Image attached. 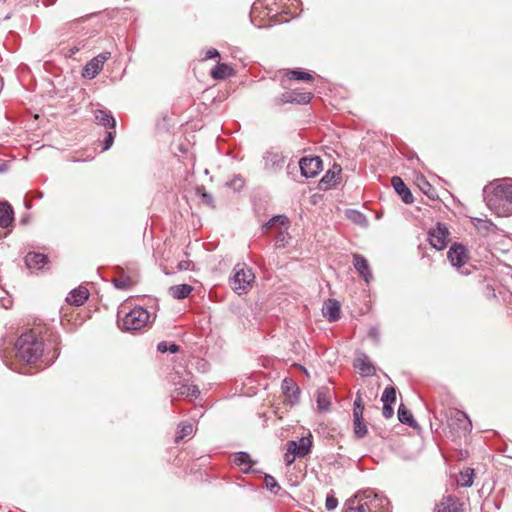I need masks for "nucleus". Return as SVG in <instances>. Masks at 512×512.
Here are the masks:
<instances>
[{"instance_id":"f257e3e1","label":"nucleus","mask_w":512,"mask_h":512,"mask_svg":"<svg viewBox=\"0 0 512 512\" xmlns=\"http://www.w3.org/2000/svg\"><path fill=\"white\" fill-rule=\"evenodd\" d=\"M485 199L489 209L498 216L512 215V182L496 185Z\"/></svg>"},{"instance_id":"f03ea898","label":"nucleus","mask_w":512,"mask_h":512,"mask_svg":"<svg viewBox=\"0 0 512 512\" xmlns=\"http://www.w3.org/2000/svg\"><path fill=\"white\" fill-rule=\"evenodd\" d=\"M16 355L26 363H35L43 353V343L32 332L22 334L15 343Z\"/></svg>"},{"instance_id":"7ed1b4c3","label":"nucleus","mask_w":512,"mask_h":512,"mask_svg":"<svg viewBox=\"0 0 512 512\" xmlns=\"http://www.w3.org/2000/svg\"><path fill=\"white\" fill-rule=\"evenodd\" d=\"M255 280V275L252 269L248 268L245 264H237L234 267V275L230 280L232 289L238 294H245L251 288Z\"/></svg>"},{"instance_id":"20e7f679","label":"nucleus","mask_w":512,"mask_h":512,"mask_svg":"<svg viewBox=\"0 0 512 512\" xmlns=\"http://www.w3.org/2000/svg\"><path fill=\"white\" fill-rule=\"evenodd\" d=\"M150 313L142 308L135 307L127 312L125 316L119 321L122 330L134 331L140 330L150 322Z\"/></svg>"},{"instance_id":"39448f33","label":"nucleus","mask_w":512,"mask_h":512,"mask_svg":"<svg viewBox=\"0 0 512 512\" xmlns=\"http://www.w3.org/2000/svg\"><path fill=\"white\" fill-rule=\"evenodd\" d=\"M448 260L454 266L457 268V270L460 271L463 275L470 274V269L465 267V264L468 261V253L467 249L464 245L460 243H454L447 253Z\"/></svg>"},{"instance_id":"423d86ee","label":"nucleus","mask_w":512,"mask_h":512,"mask_svg":"<svg viewBox=\"0 0 512 512\" xmlns=\"http://www.w3.org/2000/svg\"><path fill=\"white\" fill-rule=\"evenodd\" d=\"M450 232L444 223L438 222L436 226L429 230L428 239L432 247L436 250H443L449 242Z\"/></svg>"},{"instance_id":"0eeeda50","label":"nucleus","mask_w":512,"mask_h":512,"mask_svg":"<svg viewBox=\"0 0 512 512\" xmlns=\"http://www.w3.org/2000/svg\"><path fill=\"white\" fill-rule=\"evenodd\" d=\"M449 426L459 434L466 435L472 429V423L467 414L460 410H453L449 417Z\"/></svg>"},{"instance_id":"6e6552de","label":"nucleus","mask_w":512,"mask_h":512,"mask_svg":"<svg viewBox=\"0 0 512 512\" xmlns=\"http://www.w3.org/2000/svg\"><path fill=\"white\" fill-rule=\"evenodd\" d=\"M111 57L108 51L102 52L91 59L83 68L82 75L85 78H95L103 68L104 63Z\"/></svg>"},{"instance_id":"1a4fd4ad","label":"nucleus","mask_w":512,"mask_h":512,"mask_svg":"<svg viewBox=\"0 0 512 512\" xmlns=\"http://www.w3.org/2000/svg\"><path fill=\"white\" fill-rule=\"evenodd\" d=\"M301 174L306 178H313L322 170L320 157H304L299 161Z\"/></svg>"},{"instance_id":"9d476101","label":"nucleus","mask_w":512,"mask_h":512,"mask_svg":"<svg viewBox=\"0 0 512 512\" xmlns=\"http://www.w3.org/2000/svg\"><path fill=\"white\" fill-rule=\"evenodd\" d=\"M363 503L369 512H389V500L372 491L368 493Z\"/></svg>"},{"instance_id":"9b49d317","label":"nucleus","mask_w":512,"mask_h":512,"mask_svg":"<svg viewBox=\"0 0 512 512\" xmlns=\"http://www.w3.org/2000/svg\"><path fill=\"white\" fill-rule=\"evenodd\" d=\"M264 169L270 173H277L284 167L285 157L277 151H268L263 156Z\"/></svg>"},{"instance_id":"f8f14e48","label":"nucleus","mask_w":512,"mask_h":512,"mask_svg":"<svg viewBox=\"0 0 512 512\" xmlns=\"http://www.w3.org/2000/svg\"><path fill=\"white\" fill-rule=\"evenodd\" d=\"M288 452L294 454L298 458H303L307 456L312 447V439L311 437H301L299 441H288Z\"/></svg>"},{"instance_id":"ddd939ff","label":"nucleus","mask_w":512,"mask_h":512,"mask_svg":"<svg viewBox=\"0 0 512 512\" xmlns=\"http://www.w3.org/2000/svg\"><path fill=\"white\" fill-rule=\"evenodd\" d=\"M311 93L284 92L277 99L276 104L285 103L307 104L311 100Z\"/></svg>"},{"instance_id":"4468645a","label":"nucleus","mask_w":512,"mask_h":512,"mask_svg":"<svg viewBox=\"0 0 512 512\" xmlns=\"http://www.w3.org/2000/svg\"><path fill=\"white\" fill-rule=\"evenodd\" d=\"M354 367L359 371L362 376H373L376 372L374 365L371 363L369 357L361 353L354 362Z\"/></svg>"},{"instance_id":"2eb2a0df","label":"nucleus","mask_w":512,"mask_h":512,"mask_svg":"<svg viewBox=\"0 0 512 512\" xmlns=\"http://www.w3.org/2000/svg\"><path fill=\"white\" fill-rule=\"evenodd\" d=\"M391 182L394 190L401 196L405 204L413 203L414 198L412 193L400 177L394 176Z\"/></svg>"},{"instance_id":"dca6fc26","label":"nucleus","mask_w":512,"mask_h":512,"mask_svg":"<svg viewBox=\"0 0 512 512\" xmlns=\"http://www.w3.org/2000/svg\"><path fill=\"white\" fill-rule=\"evenodd\" d=\"M353 264L359 275L366 281L369 282L372 278V273L369 268V264L367 259L360 255V254H354L353 255Z\"/></svg>"},{"instance_id":"f3484780","label":"nucleus","mask_w":512,"mask_h":512,"mask_svg":"<svg viewBox=\"0 0 512 512\" xmlns=\"http://www.w3.org/2000/svg\"><path fill=\"white\" fill-rule=\"evenodd\" d=\"M95 122L105 128L115 129L116 120L109 110L96 109L94 111Z\"/></svg>"},{"instance_id":"a211bd4d","label":"nucleus","mask_w":512,"mask_h":512,"mask_svg":"<svg viewBox=\"0 0 512 512\" xmlns=\"http://www.w3.org/2000/svg\"><path fill=\"white\" fill-rule=\"evenodd\" d=\"M25 263L29 269H41L48 263V257L45 254L29 252L25 257Z\"/></svg>"},{"instance_id":"6ab92c4d","label":"nucleus","mask_w":512,"mask_h":512,"mask_svg":"<svg viewBox=\"0 0 512 512\" xmlns=\"http://www.w3.org/2000/svg\"><path fill=\"white\" fill-rule=\"evenodd\" d=\"M14 221V210L7 201H0V227L8 228Z\"/></svg>"},{"instance_id":"aec40b11","label":"nucleus","mask_w":512,"mask_h":512,"mask_svg":"<svg viewBox=\"0 0 512 512\" xmlns=\"http://www.w3.org/2000/svg\"><path fill=\"white\" fill-rule=\"evenodd\" d=\"M461 506L457 498L448 496L436 506V512H463Z\"/></svg>"},{"instance_id":"412c9836","label":"nucleus","mask_w":512,"mask_h":512,"mask_svg":"<svg viewBox=\"0 0 512 512\" xmlns=\"http://www.w3.org/2000/svg\"><path fill=\"white\" fill-rule=\"evenodd\" d=\"M323 315L330 322H335L340 318V305L338 301L329 299L323 306Z\"/></svg>"},{"instance_id":"4be33fe9","label":"nucleus","mask_w":512,"mask_h":512,"mask_svg":"<svg viewBox=\"0 0 512 512\" xmlns=\"http://www.w3.org/2000/svg\"><path fill=\"white\" fill-rule=\"evenodd\" d=\"M282 390L290 404L298 402L300 390L292 380L285 379L282 383Z\"/></svg>"},{"instance_id":"5701e85b","label":"nucleus","mask_w":512,"mask_h":512,"mask_svg":"<svg viewBox=\"0 0 512 512\" xmlns=\"http://www.w3.org/2000/svg\"><path fill=\"white\" fill-rule=\"evenodd\" d=\"M88 297V290L85 287H79L71 291L66 300L69 304L80 306L88 299Z\"/></svg>"},{"instance_id":"b1692460","label":"nucleus","mask_w":512,"mask_h":512,"mask_svg":"<svg viewBox=\"0 0 512 512\" xmlns=\"http://www.w3.org/2000/svg\"><path fill=\"white\" fill-rule=\"evenodd\" d=\"M199 395L200 390L197 386L182 384L179 387L175 388L173 398H179L182 396L197 398Z\"/></svg>"},{"instance_id":"393cba45","label":"nucleus","mask_w":512,"mask_h":512,"mask_svg":"<svg viewBox=\"0 0 512 512\" xmlns=\"http://www.w3.org/2000/svg\"><path fill=\"white\" fill-rule=\"evenodd\" d=\"M211 77L215 80L225 79L233 74V69L230 65L225 63H218L211 70Z\"/></svg>"},{"instance_id":"a878e982","label":"nucleus","mask_w":512,"mask_h":512,"mask_svg":"<svg viewBox=\"0 0 512 512\" xmlns=\"http://www.w3.org/2000/svg\"><path fill=\"white\" fill-rule=\"evenodd\" d=\"M341 171V166L338 164H334L332 168L325 173V175L321 179V183L327 184L329 186L336 185L338 183Z\"/></svg>"},{"instance_id":"bb28decb","label":"nucleus","mask_w":512,"mask_h":512,"mask_svg":"<svg viewBox=\"0 0 512 512\" xmlns=\"http://www.w3.org/2000/svg\"><path fill=\"white\" fill-rule=\"evenodd\" d=\"M112 282L117 289L129 290L137 283V280L131 276L121 275L114 278Z\"/></svg>"},{"instance_id":"cd10ccee","label":"nucleus","mask_w":512,"mask_h":512,"mask_svg":"<svg viewBox=\"0 0 512 512\" xmlns=\"http://www.w3.org/2000/svg\"><path fill=\"white\" fill-rule=\"evenodd\" d=\"M398 419L401 423L410 427L414 428L417 426V422L415 421L412 413L403 404L398 408Z\"/></svg>"},{"instance_id":"c85d7f7f","label":"nucleus","mask_w":512,"mask_h":512,"mask_svg":"<svg viewBox=\"0 0 512 512\" xmlns=\"http://www.w3.org/2000/svg\"><path fill=\"white\" fill-rule=\"evenodd\" d=\"M353 432L358 439H362L367 435L368 428L363 417H353Z\"/></svg>"},{"instance_id":"c756f323","label":"nucleus","mask_w":512,"mask_h":512,"mask_svg":"<svg viewBox=\"0 0 512 512\" xmlns=\"http://www.w3.org/2000/svg\"><path fill=\"white\" fill-rule=\"evenodd\" d=\"M192 286L188 284L175 285L170 288V293L175 299L187 298L192 292Z\"/></svg>"},{"instance_id":"7c9ffc66","label":"nucleus","mask_w":512,"mask_h":512,"mask_svg":"<svg viewBox=\"0 0 512 512\" xmlns=\"http://www.w3.org/2000/svg\"><path fill=\"white\" fill-rule=\"evenodd\" d=\"M474 469L466 468L461 471L458 478V483L462 487H470L473 485Z\"/></svg>"},{"instance_id":"2f4dec72","label":"nucleus","mask_w":512,"mask_h":512,"mask_svg":"<svg viewBox=\"0 0 512 512\" xmlns=\"http://www.w3.org/2000/svg\"><path fill=\"white\" fill-rule=\"evenodd\" d=\"M476 228L481 232L495 233L497 226L489 219L475 218Z\"/></svg>"},{"instance_id":"473e14b6","label":"nucleus","mask_w":512,"mask_h":512,"mask_svg":"<svg viewBox=\"0 0 512 512\" xmlns=\"http://www.w3.org/2000/svg\"><path fill=\"white\" fill-rule=\"evenodd\" d=\"M317 406L320 411H328L331 405L330 396L325 391L317 392Z\"/></svg>"},{"instance_id":"72a5a7b5","label":"nucleus","mask_w":512,"mask_h":512,"mask_svg":"<svg viewBox=\"0 0 512 512\" xmlns=\"http://www.w3.org/2000/svg\"><path fill=\"white\" fill-rule=\"evenodd\" d=\"M277 224L283 226L288 224V218L285 215L274 216L262 226V230L263 232H267L270 228L274 227Z\"/></svg>"},{"instance_id":"f704fd0d","label":"nucleus","mask_w":512,"mask_h":512,"mask_svg":"<svg viewBox=\"0 0 512 512\" xmlns=\"http://www.w3.org/2000/svg\"><path fill=\"white\" fill-rule=\"evenodd\" d=\"M347 217L355 224L360 226H367V218L364 214L356 210H348Z\"/></svg>"},{"instance_id":"c9c22d12","label":"nucleus","mask_w":512,"mask_h":512,"mask_svg":"<svg viewBox=\"0 0 512 512\" xmlns=\"http://www.w3.org/2000/svg\"><path fill=\"white\" fill-rule=\"evenodd\" d=\"M193 431H194V427L191 423L189 422H183L179 425V432H178V435L176 436V442H179L180 440H182L184 437L186 436H190L193 434Z\"/></svg>"},{"instance_id":"e433bc0d","label":"nucleus","mask_w":512,"mask_h":512,"mask_svg":"<svg viewBox=\"0 0 512 512\" xmlns=\"http://www.w3.org/2000/svg\"><path fill=\"white\" fill-rule=\"evenodd\" d=\"M287 76L289 79L299 81H311L313 79V76L310 73L299 70H291L287 73Z\"/></svg>"},{"instance_id":"4c0bfd02","label":"nucleus","mask_w":512,"mask_h":512,"mask_svg":"<svg viewBox=\"0 0 512 512\" xmlns=\"http://www.w3.org/2000/svg\"><path fill=\"white\" fill-rule=\"evenodd\" d=\"M381 400L384 404L386 403H393L396 401V390L394 387L390 386V387H386L383 391V394H382V397H381Z\"/></svg>"},{"instance_id":"58836bf2","label":"nucleus","mask_w":512,"mask_h":512,"mask_svg":"<svg viewBox=\"0 0 512 512\" xmlns=\"http://www.w3.org/2000/svg\"><path fill=\"white\" fill-rule=\"evenodd\" d=\"M264 482H265L266 488L274 494L278 493L279 490L281 489V487L278 484V482L276 481V479L271 475H266L264 478Z\"/></svg>"},{"instance_id":"ea45409f","label":"nucleus","mask_w":512,"mask_h":512,"mask_svg":"<svg viewBox=\"0 0 512 512\" xmlns=\"http://www.w3.org/2000/svg\"><path fill=\"white\" fill-rule=\"evenodd\" d=\"M179 346L175 343L168 344L166 341H161L157 345V350L161 353H165L167 351L171 353H177L179 351Z\"/></svg>"},{"instance_id":"a19ab883","label":"nucleus","mask_w":512,"mask_h":512,"mask_svg":"<svg viewBox=\"0 0 512 512\" xmlns=\"http://www.w3.org/2000/svg\"><path fill=\"white\" fill-rule=\"evenodd\" d=\"M364 413V405L362 402V397L358 393L355 400H354V408H353V417H363Z\"/></svg>"},{"instance_id":"79ce46f5","label":"nucleus","mask_w":512,"mask_h":512,"mask_svg":"<svg viewBox=\"0 0 512 512\" xmlns=\"http://www.w3.org/2000/svg\"><path fill=\"white\" fill-rule=\"evenodd\" d=\"M234 462L237 465H245V464H251L252 460L250 458V455L247 452L241 451V452H237L235 454Z\"/></svg>"},{"instance_id":"37998d69","label":"nucleus","mask_w":512,"mask_h":512,"mask_svg":"<svg viewBox=\"0 0 512 512\" xmlns=\"http://www.w3.org/2000/svg\"><path fill=\"white\" fill-rule=\"evenodd\" d=\"M343 512H369V509L367 510L363 502L357 504L353 502L352 504L347 503Z\"/></svg>"},{"instance_id":"c03bdc74","label":"nucleus","mask_w":512,"mask_h":512,"mask_svg":"<svg viewBox=\"0 0 512 512\" xmlns=\"http://www.w3.org/2000/svg\"><path fill=\"white\" fill-rule=\"evenodd\" d=\"M337 505H338V500L335 498L333 493L328 494L326 497V501H325L326 509L329 511H332V510L336 509Z\"/></svg>"},{"instance_id":"a18cd8bd","label":"nucleus","mask_w":512,"mask_h":512,"mask_svg":"<svg viewBox=\"0 0 512 512\" xmlns=\"http://www.w3.org/2000/svg\"><path fill=\"white\" fill-rule=\"evenodd\" d=\"M115 134H116L115 129H112L111 131L107 132V135L104 140V147H103L104 151L108 150L112 146V144L114 142Z\"/></svg>"},{"instance_id":"49530a36","label":"nucleus","mask_w":512,"mask_h":512,"mask_svg":"<svg viewBox=\"0 0 512 512\" xmlns=\"http://www.w3.org/2000/svg\"><path fill=\"white\" fill-rule=\"evenodd\" d=\"M194 267V263L189 260H182L178 263L177 268L179 271H187L192 270Z\"/></svg>"},{"instance_id":"de8ad7c7","label":"nucleus","mask_w":512,"mask_h":512,"mask_svg":"<svg viewBox=\"0 0 512 512\" xmlns=\"http://www.w3.org/2000/svg\"><path fill=\"white\" fill-rule=\"evenodd\" d=\"M215 58L219 59L220 54H219L218 50H216L215 48H211L206 51L205 57L203 58V60L215 59Z\"/></svg>"},{"instance_id":"09e8293b","label":"nucleus","mask_w":512,"mask_h":512,"mask_svg":"<svg viewBox=\"0 0 512 512\" xmlns=\"http://www.w3.org/2000/svg\"><path fill=\"white\" fill-rule=\"evenodd\" d=\"M202 201L210 207H214V198L211 194L203 192L201 194Z\"/></svg>"},{"instance_id":"8fccbe9b","label":"nucleus","mask_w":512,"mask_h":512,"mask_svg":"<svg viewBox=\"0 0 512 512\" xmlns=\"http://www.w3.org/2000/svg\"><path fill=\"white\" fill-rule=\"evenodd\" d=\"M393 413H394V411H393L391 404L386 403L383 405L382 414H383L384 418H386V419L391 418Z\"/></svg>"},{"instance_id":"3c124183","label":"nucleus","mask_w":512,"mask_h":512,"mask_svg":"<svg viewBox=\"0 0 512 512\" xmlns=\"http://www.w3.org/2000/svg\"><path fill=\"white\" fill-rule=\"evenodd\" d=\"M263 3H264V0H256L253 3L252 8H251V18L256 13V11L263 5Z\"/></svg>"},{"instance_id":"603ef678","label":"nucleus","mask_w":512,"mask_h":512,"mask_svg":"<svg viewBox=\"0 0 512 512\" xmlns=\"http://www.w3.org/2000/svg\"><path fill=\"white\" fill-rule=\"evenodd\" d=\"M296 457L297 456H294V454H291L290 452H288L287 454H285L284 460L287 465H290L294 462Z\"/></svg>"},{"instance_id":"864d4df0","label":"nucleus","mask_w":512,"mask_h":512,"mask_svg":"<svg viewBox=\"0 0 512 512\" xmlns=\"http://www.w3.org/2000/svg\"><path fill=\"white\" fill-rule=\"evenodd\" d=\"M368 334H369V336H370L371 338L376 339V340H377V339H378V337H379V331H378V329H377L376 327H372V328H370V330H369V333H368Z\"/></svg>"},{"instance_id":"5fc2aeb1","label":"nucleus","mask_w":512,"mask_h":512,"mask_svg":"<svg viewBox=\"0 0 512 512\" xmlns=\"http://www.w3.org/2000/svg\"><path fill=\"white\" fill-rule=\"evenodd\" d=\"M233 184L234 185H239V186H242L243 185V181L241 178H237L233 181Z\"/></svg>"},{"instance_id":"6e6d98bb","label":"nucleus","mask_w":512,"mask_h":512,"mask_svg":"<svg viewBox=\"0 0 512 512\" xmlns=\"http://www.w3.org/2000/svg\"><path fill=\"white\" fill-rule=\"evenodd\" d=\"M78 50H79V49H78L77 47H74V48H72V49H71V53H72V54H74V53H76Z\"/></svg>"},{"instance_id":"4d7b16f0","label":"nucleus","mask_w":512,"mask_h":512,"mask_svg":"<svg viewBox=\"0 0 512 512\" xmlns=\"http://www.w3.org/2000/svg\"><path fill=\"white\" fill-rule=\"evenodd\" d=\"M425 185L426 186H424V189H427V186L430 187L429 183H427V182H425Z\"/></svg>"},{"instance_id":"13d9d810","label":"nucleus","mask_w":512,"mask_h":512,"mask_svg":"<svg viewBox=\"0 0 512 512\" xmlns=\"http://www.w3.org/2000/svg\"><path fill=\"white\" fill-rule=\"evenodd\" d=\"M425 185L426 186H424V189H427V186L430 187L429 183H427V182H425Z\"/></svg>"},{"instance_id":"bf43d9fd","label":"nucleus","mask_w":512,"mask_h":512,"mask_svg":"<svg viewBox=\"0 0 512 512\" xmlns=\"http://www.w3.org/2000/svg\"><path fill=\"white\" fill-rule=\"evenodd\" d=\"M2 238V235L0 234V239Z\"/></svg>"}]
</instances>
